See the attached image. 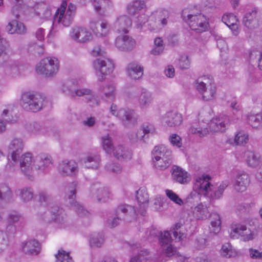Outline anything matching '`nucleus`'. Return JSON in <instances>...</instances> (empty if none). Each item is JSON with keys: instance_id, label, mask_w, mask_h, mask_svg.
<instances>
[{"instance_id": "c03bdc74", "label": "nucleus", "mask_w": 262, "mask_h": 262, "mask_svg": "<svg viewBox=\"0 0 262 262\" xmlns=\"http://www.w3.org/2000/svg\"><path fill=\"white\" fill-rule=\"evenodd\" d=\"M145 7L143 1L138 0L134 1L128 4L127 10L129 14L135 15Z\"/></svg>"}, {"instance_id": "a19ab883", "label": "nucleus", "mask_w": 262, "mask_h": 262, "mask_svg": "<svg viewBox=\"0 0 262 262\" xmlns=\"http://www.w3.org/2000/svg\"><path fill=\"white\" fill-rule=\"evenodd\" d=\"M249 140L248 134L244 130L239 131L235 136L233 140L230 139L227 142L233 145H243L246 144Z\"/></svg>"}, {"instance_id": "f8f14e48", "label": "nucleus", "mask_w": 262, "mask_h": 262, "mask_svg": "<svg viewBox=\"0 0 262 262\" xmlns=\"http://www.w3.org/2000/svg\"><path fill=\"white\" fill-rule=\"evenodd\" d=\"M110 110L113 115L120 119L124 124L126 122L135 123L137 121L134 112L132 110L127 108L119 109L117 105L114 103L111 105Z\"/></svg>"}, {"instance_id": "603ef678", "label": "nucleus", "mask_w": 262, "mask_h": 262, "mask_svg": "<svg viewBox=\"0 0 262 262\" xmlns=\"http://www.w3.org/2000/svg\"><path fill=\"white\" fill-rule=\"evenodd\" d=\"M221 255L226 258H231L236 255V252L232 249L231 246L229 243H226L222 246L220 250Z\"/></svg>"}, {"instance_id": "ea45409f", "label": "nucleus", "mask_w": 262, "mask_h": 262, "mask_svg": "<svg viewBox=\"0 0 262 262\" xmlns=\"http://www.w3.org/2000/svg\"><path fill=\"white\" fill-rule=\"evenodd\" d=\"M223 22L233 31L235 35L237 34V19L233 14H224L222 17Z\"/></svg>"}, {"instance_id": "7c9ffc66", "label": "nucleus", "mask_w": 262, "mask_h": 262, "mask_svg": "<svg viewBox=\"0 0 262 262\" xmlns=\"http://www.w3.org/2000/svg\"><path fill=\"white\" fill-rule=\"evenodd\" d=\"M152 158L172 159V151L164 145L156 146L152 151Z\"/></svg>"}, {"instance_id": "052dcab7", "label": "nucleus", "mask_w": 262, "mask_h": 262, "mask_svg": "<svg viewBox=\"0 0 262 262\" xmlns=\"http://www.w3.org/2000/svg\"><path fill=\"white\" fill-rule=\"evenodd\" d=\"M55 210L56 213L54 215V222L61 224H64L66 220V215L64 211L58 206H55Z\"/></svg>"}, {"instance_id": "9b49d317", "label": "nucleus", "mask_w": 262, "mask_h": 262, "mask_svg": "<svg viewBox=\"0 0 262 262\" xmlns=\"http://www.w3.org/2000/svg\"><path fill=\"white\" fill-rule=\"evenodd\" d=\"M93 66L98 77V80L102 81L105 75L111 73L114 69L113 61L108 58H98L93 62Z\"/></svg>"}, {"instance_id": "6ab92c4d", "label": "nucleus", "mask_w": 262, "mask_h": 262, "mask_svg": "<svg viewBox=\"0 0 262 262\" xmlns=\"http://www.w3.org/2000/svg\"><path fill=\"white\" fill-rule=\"evenodd\" d=\"M159 234V242L161 246H167L170 244L172 238L171 234L168 231L159 232L155 229L147 230L146 231V239L151 241L152 239Z\"/></svg>"}, {"instance_id": "f257e3e1", "label": "nucleus", "mask_w": 262, "mask_h": 262, "mask_svg": "<svg viewBox=\"0 0 262 262\" xmlns=\"http://www.w3.org/2000/svg\"><path fill=\"white\" fill-rule=\"evenodd\" d=\"M210 177L208 175L202 176L196 179L195 186L199 189V193L194 191L190 194V198L200 199V195L210 199L212 201L219 200L223 196L224 190L228 186V182H223L219 186L211 184L209 180Z\"/></svg>"}, {"instance_id": "b1692460", "label": "nucleus", "mask_w": 262, "mask_h": 262, "mask_svg": "<svg viewBox=\"0 0 262 262\" xmlns=\"http://www.w3.org/2000/svg\"><path fill=\"white\" fill-rule=\"evenodd\" d=\"M52 164V160L50 156L46 154H40L37 156L34 159V168L44 171L50 167Z\"/></svg>"}, {"instance_id": "cd10ccee", "label": "nucleus", "mask_w": 262, "mask_h": 262, "mask_svg": "<svg viewBox=\"0 0 262 262\" xmlns=\"http://www.w3.org/2000/svg\"><path fill=\"white\" fill-rule=\"evenodd\" d=\"M113 156L119 160H129L132 157V152L128 147L122 144L115 146L112 152Z\"/></svg>"}, {"instance_id": "c9c22d12", "label": "nucleus", "mask_w": 262, "mask_h": 262, "mask_svg": "<svg viewBox=\"0 0 262 262\" xmlns=\"http://www.w3.org/2000/svg\"><path fill=\"white\" fill-rule=\"evenodd\" d=\"M82 161L86 168L97 169L100 165L101 159L99 155L91 154L84 158Z\"/></svg>"}, {"instance_id": "473e14b6", "label": "nucleus", "mask_w": 262, "mask_h": 262, "mask_svg": "<svg viewBox=\"0 0 262 262\" xmlns=\"http://www.w3.org/2000/svg\"><path fill=\"white\" fill-rule=\"evenodd\" d=\"M249 181L248 174L243 173L237 174L233 185L234 189L239 192L245 191L249 184Z\"/></svg>"}, {"instance_id": "423d86ee", "label": "nucleus", "mask_w": 262, "mask_h": 262, "mask_svg": "<svg viewBox=\"0 0 262 262\" xmlns=\"http://www.w3.org/2000/svg\"><path fill=\"white\" fill-rule=\"evenodd\" d=\"M62 91L66 95L73 98L76 96H90L89 101L94 100L96 105H99L98 101L96 100L92 91L90 89L79 88L77 83L75 81L70 80L65 82L62 85Z\"/></svg>"}, {"instance_id": "58836bf2", "label": "nucleus", "mask_w": 262, "mask_h": 262, "mask_svg": "<svg viewBox=\"0 0 262 262\" xmlns=\"http://www.w3.org/2000/svg\"><path fill=\"white\" fill-rule=\"evenodd\" d=\"M257 10L254 9L244 15L243 21L246 27L251 29L255 27L257 22Z\"/></svg>"}, {"instance_id": "49530a36", "label": "nucleus", "mask_w": 262, "mask_h": 262, "mask_svg": "<svg viewBox=\"0 0 262 262\" xmlns=\"http://www.w3.org/2000/svg\"><path fill=\"white\" fill-rule=\"evenodd\" d=\"M104 235L102 233H95L91 235L89 242L92 248H99L104 243Z\"/></svg>"}, {"instance_id": "f704fd0d", "label": "nucleus", "mask_w": 262, "mask_h": 262, "mask_svg": "<svg viewBox=\"0 0 262 262\" xmlns=\"http://www.w3.org/2000/svg\"><path fill=\"white\" fill-rule=\"evenodd\" d=\"M126 71L128 75L135 80L140 79L143 75V68L136 62L129 63Z\"/></svg>"}, {"instance_id": "4d7b16f0", "label": "nucleus", "mask_w": 262, "mask_h": 262, "mask_svg": "<svg viewBox=\"0 0 262 262\" xmlns=\"http://www.w3.org/2000/svg\"><path fill=\"white\" fill-rule=\"evenodd\" d=\"M56 262H72V257L69 255V253H67L63 249L58 250V252L55 255Z\"/></svg>"}, {"instance_id": "f03ea898", "label": "nucleus", "mask_w": 262, "mask_h": 262, "mask_svg": "<svg viewBox=\"0 0 262 262\" xmlns=\"http://www.w3.org/2000/svg\"><path fill=\"white\" fill-rule=\"evenodd\" d=\"M47 103L48 100L46 97L31 92L23 93L20 99L21 106L28 112H39L42 110Z\"/></svg>"}, {"instance_id": "dca6fc26", "label": "nucleus", "mask_w": 262, "mask_h": 262, "mask_svg": "<svg viewBox=\"0 0 262 262\" xmlns=\"http://www.w3.org/2000/svg\"><path fill=\"white\" fill-rule=\"evenodd\" d=\"M71 38L79 43H86L93 38L92 33L86 28L81 27L73 28L70 33Z\"/></svg>"}, {"instance_id": "bf43d9fd", "label": "nucleus", "mask_w": 262, "mask_h": 262, "mask_svg": "<svg viewBox=\"0 0 262 262\" xmlns=\"http://www.w3.org/2000/svg\"><path fill=\"white\" fill-rule=\"evenodd\" d=\"M111 3L110 0H93V5L97 12H100L101 10L106 9Z\"/></svg>"}, {"instance_id": "393cba45", "label": "nucleus", "mask_w": 262, "mask_h": 262, "mask_svg": "<svg viewBox=\"0 0 262 262\" xmlns=\"http://www.w3.org/2000/svg\"><path fill=\"white\" fill-rule=\"evenodd\" d=\"M171 178L174 182L185 184L189 181L188 173L185 170L176 165L172 166L171 169Z\"/></svg>"}, {"instance_id": "e2e57ef3", "label": "nucleus", "mask_w": 262, "mask_h": 262, "mask_svg": "<svg viewBox=\"0 0 262 262\" xmlns=\"http://www.w3.org/2000/svg\"><path fill=\"white\" fill-rule=\"evenodd\" d=\"M191 61L188 56L186 54L181 55L179 60V67L182 70L188 69L190 66Z\"/></svg>"}, {"instance_id": "aec40b11", "label": "nucleus", "mask_w": 262, "mask_h": 262, "mask_svg": "<svg viewBox=\"0 0 262 262\" xmlns=\"http://www.w3.org/2000/svg\"><path fill=\"white\" fill-rule=\"evenodd\" d=\"M182 121V114L175 111H169L162 117V122L169 127L179 126Z\"/></svg>"}, {"instance_id": "680f3d73", "label": "nucleus", "mask_w": 262, "mask_h": 262, "mask_svg": "<svg viewBox=\"0 0 262 262\" xmlns=\"http://www.w3.org/2000/svg\"><path fill=\"white\" fill-rule=\"evenodd\" d=\"M122 221L123 220L115 212L114 216L110 217L106 220L105 225L108 228H113L119 225Z\"/></svg>"}, {"instance_id": "20e7f679", "label": "nucleus", "mask_w": 262, "mask_h": 262, "mask_svg": "<svg viewBox=\"0 0 262 262\" xmlns=\"http://www.w3.org/2000/svg\"><path fill=\"white\" fill-rule=\"evenodd\" d=\"M196 89L201 94L204 101H209L215 99L216 88L212 77L204 76L196 81Z\"/></svg>"}, {"instance_id": "c85d7f7f", "label": "nucleus", "mask_w": 262, "mask_h": 262, "mask_svg": "<svg viewBox=\"0 0 262 262\" xmlns=\"http://www.w3.org/2000/svg\"><path fill=\"white\" fill-rule=\"evenodd\" d=\"M136 199L140 206L139 212L141 215H144L148 204V194L145 188L142 187L136 191Z\"/></svg>"}, {"instance_id": "8fccbe9b", "label": "nucleus", "mask_w": 262, "mask_h": 262, "mask_svg": "<svg viewBox=\"0 0 262 262\" xmlns=\"http://www.w3.org/2000/svg\"><path fill=\"white\" fill-rule=\"evenodd\" d=\"M19 196L24 202L30 201L33 198L34 191L31 187H25L19 190Z\"/></svg>"}, {"instance_id": "f3484780", "label": "nucleus", "mask_w": 262, "mask_h": 262, "mask_svg": "<svg viewBox=\"0 0 262 262\" xmlns=\"http://www.w3.org/2000/svg\"><path fill=\"white\" fill-rule=\"evenodd\" d=\"M90 191L91 197L94 200L96 199L99 202H105L111 196L108 189L99 183L92 185Z\"/></svg>"}, {"instance_id": "72a5a7b5", "label": "nucleus", "mask_w": 262, "mask_h": 262, "mask_svg": "<svg viewBox=\"0 0 262 262\" xmlns=\"http://www.w3.org/2000/svg\"><path fill=\"white\" fill-rule=\"evenodd\" d=\"M22 249L26 254L36 255L40 252V245L36 240H30L22 244Z\"/></svg>"}, {"instance_id": "39448f33", "label": "nucleus", "mask_w": 262, "mask_h": 262, "mask_svg": "<svg viewBox=\"0 0 262 262\" xmlns=\"http://www.w3.org/2000/svg\"><path fill=\"white\" fill-rule=\"evenodd\" d=\"M67 6V1L63 0L60 7L57 9L54 15L53 26L61 24L63 26L68 27L72 24L76 11V6L70 3L66 12Z\"/></svg>"}, {"instance_id": "6e6552de", "label": "nucleus", "mask_w": 262, "mask_h": 262, "mask_svg": "<svg viewBox=\"0 0 262 262\" xmlns=\"http://www.w3.org/2000/svg\"><path fill=\"white\" fill-rule=\"evenodd\" d=\"M33 6L30 2L26 5V18H33L35 16L40 17L41 19H47L51 15V9L49 6L45 2L35 3Z\"/></svg>"}, {"instance_id": "1a4fd4ad", "label": "nucleus", "mask_w": 262, "mask_h": 262, "mask_svg": "<svg viewBox=\"0 0 262 262\" xmlns=\"http://www.w3.org/2000/svg\"><path fill=\"white\" fill-rule=\"evenodd\" d=\"M59 70V62L55 57H48L42 59L36 66V71L38 73L52 76L56 74Z\"/></svg>"}, {"instance_id": "2f4dec72", "label": "nucleus", "mask_w": 262, "mask_h": 262, "mask_svg": "<svg viewBox=\"0 0 262 262\" xmlns=\"http://www.w3.org/2000/svg\"><path fill=\"white\" fill-rule=\"evenodd\" d=\"M132 20L127 15H121L118 17L115 23V28L116 30L120 33L127 32V29L132 26Z\"/></svg>"}, {"instance_id": "412c9836", "label": "nucleus", "mask_w": 262, "mask_h": 262, "mask_svg": "<svg viewBox=\"0 0 262 262\" xmlns=\"http://www.w3.org/2000/svg\"><path fill=\"white\" fill-rule=\"evenodd\" d=\"M24 142L21 138H14L10 142L9 146L11 158L14 162H16L19 158V155L23 151Z\"/></svg>"}, {"instance_id": "e433bc0d", "label": "nucleus", "mask_w": 262, "mask_h": 262, "mask_svg": "<svg viewBox=\"0 0 262 262\" xmlns=\"http://www.w3.org/2000/svg\"><path fill=\"white\" fill-rule=\"evenodd\" d=\"M193 215L196 220H205L210 215V212L207 206L201 203L193 209Z\"/></svg>"}, {"instance_id": "0e129e2a", "label": "nucleus", "mask_w": 262, "mask_h": 262, "mask_svg": "<svg viewBox=\"0 0 262 262\" xmlns=\"http://www.w3.org/2000/svg\"><path fill=\"white\" fill-rule=\"evenodd\" d=\"M165 193L166 196L175 204L180 206H181L183 204V200L172 190L166 189L165 190Z\"/></svg>"}, {"instance_id": "3c124183", "label": "nucleus", "mask_w": 262, "mask_h": 262, "mask_svg": "<svg viewBox=\"0 0 262 262\" xmlns=\"http://www.w3.org/2000/svg\"><path fill=\"white\" fill-rule=\"evenodd\" d=\"M189 133L192 134H196L200 137L206 136L209 133L206 127H200L197 123L191 125L189 129Z\"/></svg>"}, {"instance_id": "864d4df0", "label": "nucleus", "mask_w": 262, "mask_h": 262, "mask_svg": "<svg viewBox=\"0 0 262 262\" xmlns=\"http://www.w3.org/2000/svg\"><path fill=\"white\" fill-rule=\"evenodd\" d=\"M164 247H166L165 249H163L164 251V253L167 256H176L178 257L179 258L178 261H179L181 259L182 261L186 260V258L182 256L179 252H177L176 248L173 247L171 244L167 246H164Z\"/></svg>"}, {"instance_id": "774afa93", "label": "nucleus", "mask_w": 262, "mask_h": 262, "mask_svg": "<svg viewBox=\"0 0 262 262\" xmlns=\"http://www.w3.org/2000/svg\"><path fill=\"white\" fill-rule=\"evenodd\" d=\"M148 252L146 250H141L140 252L136 256L133 257L130 262H146Z\"/></svg>"}, {"instance_id": "6e6d98bb", "label": "nucleus", "mask_w": 262, "mask_h": 262, "mask_svg": "<svg viewBox=\"0 0 262 262\" xmlns=\"http://www.w3.org/2000/svg\"><path fill=\"white\" fill-rule=\"evenodd\" d=\"M38 201L43 205L50 204L53 200L52 195L46 190H41L38 192Z\"/></svg>"}, {"instance_id": "7ed1b4c3", "label": "nucleus", "mask_w": 262, "mask_h": 262, "mask_svg": "<svg viewBox=\"0 0 262 262\" xmlns=\"http://www.w3.org/2000/svg\"><path fill=\"white\" fill-rule=\"evenodd\" d=\"M182 16L192 30L201 33L208 29V22L206 16L201 13L195 12V8L190 10L188 9L183 10Z\"/></svg>"}, {"instance_id": "4be33fe9", "label": "nucleus", "mask_w": 262, "mask_h": 262, "mask_svg": "<svg viewBox=\"0 0 262 262\" xmlns=\"http://www.w3.org/2000/svg\"><path fill=\"white\" fill-rule=\"evenodd\" d=\"M58 169L63 176H72L78 172V164L74 161L64 160L59 164Z\"/></svg>"}, {"instance_id": "9d476101", "label": "nucleus", "mask_w": 262, "mask_h": 262, "mask_svg": "<svg viewBox=\"0 0 262 262\" xmlns=\"http://www.w3.org/2000/svg\"><path fill=\"white\" fill-rule=\"evenodd\" d=\"M78 183L76 181L69 184L66 188V196L71 207L81 217L89 214L88 211L75 201Z\"/></svg>"}, {"instance_id": "4468645a", "label": "nucleus", "mask_w": 262, "mask_h": 262, "mask_svg": "<svg viewBox=\"0 0 262 262\" xmlns=\"http://www.w3.org/2000/svg\"><path fill=\"white\" fill-rule=\"evenodd\" d=\"M34 159L31 152L23 155L19 160V166L21 172L29 179L32 178Z\"/></svg>"}, {"instance_id": "37998d69", "label": "nucleus", "mask_w": 262, "mask_h": 262, "mask_svg": "<svg viewBox=\"0 0 262 262\" xmlns=\"http://www.w3.org/2000/svg\"><path fill=\"white\" fill-rule=\"evenodd\" d=\"M13 193L10 187L6 184H0V200L6 203L12 200Z\"/></svg>"}, {"instance_id": "a211bd4d", "label": "nucleus", "mask_w": 262, "mask_h": 262, "mask_svg": "<svg viewBox=\"0 0 262 262\" xmlns=\"http://www.w3.org/2000/svg\"><path fill=\"white\" fill-rule=\"evenodd\" d=\"M230 235L232 238H237L240 235L242 237V240L245 242L253 238V234L251 230L242 225L232 226L230 228Z\"/></svg>"}, {"instance_id": "69168bd1", "label": "nucleus", "mask_w": 262, "mask_h": 262, "mask_svg": "<svg viewBox=\"0 0 262 262\" xmlns=\"http://www.w3.org/2000/svg\"><path fill=\"white\" fill-rule=\"evenodd\" d=\"M9 246V238L7 234L0 230V254L5 251Z\"/></svg>"}, {"instance_id": "13d9d810", "label": "nucleus", "mask_w": 262, "mask_h": 262, "mask_svg": "<svg viewBox=\"0 0 262 262\" xmlns=\"http://www.w3.org/2000/svg\"><path fill=\"white\" fill-rule=\"evenodd\" d=\"M9 52L8 42L0 35V57H6L8 58Z\"/></svg>"}, {"instance_id": "c756f323", "label": "nucleus", "mask_w": 262, "mask_h": 262, "mask_svg": "<svg viewBox=\"0 0 262 262\" xmlns=\"http://www.w3.org/2000/svg\"><path fill=\"white\" fill-rule=\"evenodd\" d=\"M152 93L146 89H142L138 96V102L141 109L148 107L153 101Z\"/></svg>"}, {"instance_id": "338daca9", "label": "nucleus", "mask_w": 262, "mask_h": 262, "mask_svg": "<svg viewBox=\"0 0 262 262\" xmlns=\"http://www.w3.org/2000/svg\"><path fill=\"white\" fill-rule=\"evenodd\" d=\"M140 128L147 138H148L150 136L153 135L155 132L154 126L148 123H144Z\"/></svg>"}, {"instance_id": "79ce46f5", "label": "nucleus", "mask_w": 262, "mask_h": 262, "mask_svg": "<svg viewBox=\"0 0 262 262\" xmlns=\"http://www.w3.org/2000/svg\"><path fill=\"white\" fill-rule=\"evenodd\" d=\"M6 74L11 77H15L19 74V70L16 64L13 61L9 60L3 63Z\"/></svg>"}, {"instance_id": "4c0bfd02", "label": "nucleus", "mask_w": 262, "mask_h": 262, "mask_svg": "<svg viewBox=\"0 0 262 262\" xmlns=\"http://www.w3.org/2000/svg\"><path fill=\"white\" fill-rule=\"evenodd\" d=\"M100 91L104 95L102 98L107 101H113L115 98V87L113 83H108L101 86Z\"/></svg>"}, {"instance_id": "5701e85b", "label": "nucleus", "mask_w": 262, "mask_h": 262, "mask_svg": "<svg viewBox=\"0 0 262 262\" xmlns=\"http://www.w3.org/2000/svg\"><path fill=\"white\" fill-rule=\"evenodd\" d=\"M90 28L94 33L98 37L106 36L110 30V25L108 22L105 20L96 23H91Z\"/></svg>"}, {"instance_id": "bb28decb", "label": "nucleus", "mask_w": 262, "mask_h": 262, "mask_svg": "<svg viewBox=\"0 0 262 262\" xmlns=\"http://www.w3.org/2000/svg\"><path fill=\"white\" fill-rule=\"evenodd\" d=\"M228 123L229 118L228 116L220 115L211 120L209 127L211 132H223L225 130V128Z\"/></svg>"}, {"instance_id": "0eeeda50", "label": "nucleus", "mask_w": 262, "mask_h": 262, "mask_svg": "<svg viewBox=\"0 0 262 262\" xmlns=\"http://www.w3.org/2000/svg\"><path fill=\"white\" fill-rule=\"evenodd\" d=\"M21 10L18 6H15L12 9V13L16 19H12L8 23L6 29L10 34H17L24 35L27 29L24 24L18 20L20 18Z\"/></svg>"}, {"instance_id": "5fc2aeb1", "label": "nucleus", "mask_w": 262, "mask_h": 262, "mask_svg": "<svg viewBox=\"0 0 262 262\" xmlns=\"http://www.w3.org/2000/svg\"><path fill=\"white\" fill-rule=\"evenodd\" d=\"M182 226V224L181 223H177L171 229V231L172 232L173 234V239L176 240L177 242H179L186 237L185 234L181 232L180 230Z\"/></svg>"}, {"instance_id": "09e8293b", "label": "nucleus", "mask_w": 262, "mask_h": 262, "mask_svg": "<svg viewBox=\"0 0 262 262\" xmlns=\"http://www.w3.org/2000/svg\"><path fill=\"white\" fill-rule=\"evenodd\" d=\"M101 144L102 148L108 154H112L113 146L112 138L108 135H105L101 137Z\"/></svg>"}, {"instance_id": "a18cd8bd", "label": "nucleus", "mask_w": 262, "mask_h": 262, "mask_svg": "<svg viewBox=\"0 0 262 262\" xmlns=\"http://www.w3.org/2000/svg\"><path fill=\"white\" fill-rule=\"evenodd\" d=\"M261 162V157L258 154L252 151L248 152L247 163L249 166L256 167L260 164Z\"/></svg>"}, {"instance_id": "de8ad7c7", "label": "nucleus", "mask_w": 262, "mask_h": 262, "mask_svg": "<svg viewBox=\"0 0 262 262\" xmlns=\"http://www.w3.org/2000/svg\"><path fill=\"white\" fill-rule=\"evenodd\" d=\"M152 159L155 168L159 170L166 169L172 163V159Z\"/></svg>"}, {"instance_id": "a878e982", "label": "nucleus", "mask_w": 262, "mask_h": 262, "mask_svg": "<svg viewBox=\"0 0 262 262\" xmlns=\"http://www.w3.org/2000/svg\"><path fill=\"white\" fill-rule=\"evenodd\" d=\"M135 40L127 35L118 36L115 40L116 47L122 51L131 50L135 47Z\"/></svg>"}, {"instance_id": "2eb2a0df", "label": "nucleus", "mask_w": 262, "mask_h": 262, "mask_svg": "<svg viewBox=\"0 0 262 262\" xmlns=\"http://www.w3.org/2000/svg\"><path fill=\"white\" fill-rule=\"evenodd\" d=\"M168 17V13L166 10L157 12L155 15V20H153L154 17L151 16L149 21V29L154 31L162 29L167 24Z\"/></svg>"}, {"instance_id": "ddd939ff", "label": "nucleus", "mask_w": 262, "mask_h": 262, "mask_svg": "<svg viewBox=\"0 0 262 262\" xmlns=\"http://www.w3.org/2000/svg\"><path fill=\"white\" fill-rule=\"evenodd\" d=\"M115 212L123 221L126 222L135 220L138 214V211L134 206L126 204L118 205L115 209Z\"/></svg>"}]
</instances>
